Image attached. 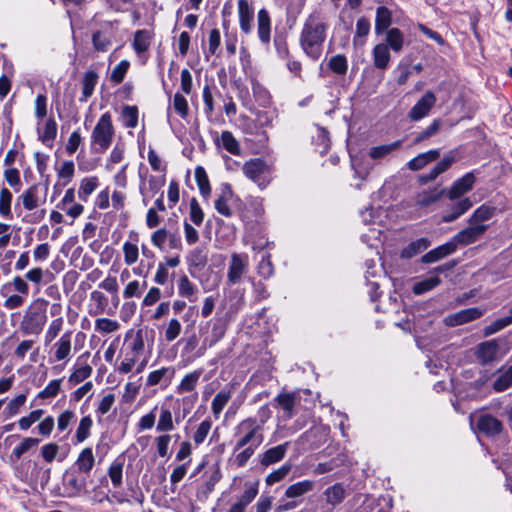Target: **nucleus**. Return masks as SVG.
<instances>
[{
  "instance_id": "63",
  "label": "nucleus",
  "mask_w": 512,
  "mask_h": 512,
  "mask_svg": "<svg viewBox=\"0 0 512 512\" xmlns=\"http://www.w3.org/2000/svg\"><path fill=\"white\" fill-rule=\"evenodd\" d=\"M122 472H123V463L119 461H114L109 469L108 475L111 479V482L114 487H120L122 484Z\"/></svg>"
},
{
  "instance_id": "33",
  "label": "nucleus",
  "mask_w": 512,
  "mask_h": 512,
  "mask_svg": "<svg viewBox=\"0 0 512 512\" xmlns=\"http://www.w3.org/2000/svg\"><path fill=\"white\" fill-rule=\"evenodd\" d=\"M175 424L173 414L168 407H161L156 430L160 433H167L174 430Z\"/></svg>"
},
{
  "instance_id": "53",
  "label": "nucleus",
  "mask_w": 512,
  "mask_h": 512,
  "mask_svg": "<svg viewBox=\"0 0 512 512\" xmlns=\"http://www.w3.org/2000/svg\"><path fill=\"white\" fill-rule=\"evenodd\" d=\"M63 324L64 320L62 317H58L50 322L44 336L45 344L51 343L59 335Z\"/></svg>"
},
{
  "instance_id": "60",
  "label": "nucleus",
  "mask_w": 512,
  "mask_h": 512,
  "mask_svg": "<svg viewBox=\"0 0 512 512\" xmlns=\"http://www.w3.org/2000/svg\"><path fill=\"white\" fill-rule=\"evenodd\" d=\"M130 63L128 60L120 61L112 70L110 80L115 84H120L129 69Z\"/></svg>"
},
{
  "instance_id": "15",
  "label": "nucleus",
  "mask_w": 512,
  "mask_h": 512,
  "mask_svg": "<svg viewBox=\"0 0 512 512\" xmlns=\"http://www.w3.org/2000/svg\"><path fill=\"white\" fill-rule=\"evenodd\" d=\"M54 357L56 361L68 360L72 351V332H65L54 344Z\"/></svg>"
},
{
  "instance_id": "6",
  "label": "nucleus",
  "mask_w": 512,
  "mask_h": 512,
  "mask_svg": "<svg viewBox=\"0 0 512 512\" xmlns=\"http://www.w3.org/2000/svg\"><path fill=\"white\" fill-rule=\"evenodd\" d=\"M436 102V95L432 91H426L425 94L409 110L408 118L411 121H420L429 115Z\"/></svg>"
},
{
  "instance_id": "52",
  "label": "nucleus",
  "mask_w": 512,
  "mask_h": 512,
  "mask_svg": "<svg viewBox=\"0 0 512 512\" xmlns=\"http://www.w3.org/2000/svg\"><path fill=\"white\" fill-rule=\"evenodd\" d=\"M512 385V365L503 371L494 381L493 388L497 392H503Z\"/></svg>"
},
{
  "instance_id": "16",
  "label": "nucleus",
  "mask_w": 512,
  "mask_h": 512,
  "mask_svg": "<svg viewBox=\"0 0 512 512\" xmlns=\"http://www.w3.org/2000/svg\"><path fill=\"white\" fill-rule=\"evenodd\" d=\"M456 250L455 248V242H452V240L446 242L443 245L438 246L435 249L430 250L428 253H426L421 261L423 263H434L438 260L452 254Z\"/></svg>"
},
{
  "instance_id": "23",
  "label": "nucleus",
  "mask_w": 512,
  "mask_h": 512,
  "mask_svg": "<svg viewBox=\"0 0 512 512\" xmlns=\"http://www.w3.org/2000/svg\"><path fill=\"white\" fill-rule=\"evenodd\" d=\"M151 40L152 34L150 31L145 29L137 30L134 33L132 47L138 55H141L149 49L151 45Z\"/></svg>"
},
{
  "instance_id": "13",
  "label": "nucleus",
  "mask_w": 512,
  "mask_h": 512,
  "mask_svg": "<svg viewBox=\"0 0 512 512\" xmlns=\"http://www.w3.org/2000/svg\"><path fill=\"white\" fill-rule=\"evenodd\" d=\"M499 345L496 340H489L480 343L476 349V356L483 365L494 362L497 359Z\"/></svg>"
},
{
  "instance_id": "48",
  "label": "nucleus",
  "mask_w": 512,
  "mask_h": 512,
  "mask_svg": "<svg viewBox=\"0 0 512 512\" xmlns=\"http://www.w3.org/2000/svg\"><path fill=\"white\" fill-rule=\"evenodd\" d=\"M217 143H221L222 147L231 154L238 155L240 152L239 143L230 131H223Z\"/></svg>"
},
{
  "instance_id": "28",
  "label": "nucleus",
  "mask_w": 512,
  "mask_h": 512,
  "mask_svg": "<svg viewBox=\"0 0 512 512\" xmlns=\"http://www.w3.org/2000/svg\"><path fill=\"white\" fill-rule=\"evenodd\" d=\"M202 375V370H195L188 374H186L179 385L176 387V392L178 394L192 392L195 390L199 379Z\"/></svg>"
},
{
  "instance_id": "62",
  "label": "nucleus",
  "mask_w": 512,
  "mask_h": 512,
  "mask_svg": "<svg viewBox=\"0 0 512 512\" xmlns=\"http://www.w3.org/2000/svg\"><path fill=\"white\" fill-rule=\"evenodd\" d=\"M172 107L181 118H186L189 113V106L186 98L180 93H176L173 98Z\"/></svg>"
},
{
  "instance_id": "17",
  "label": "nucleus",
  "mask_w": 512,
  "mask_h": 512,
  "mask_svg": "<svg viewBox=\"0 0 512 512\" xmlns=\"http://www.w3.org/2000/svg\"><path fill=\"white\" fill-rule=\"evenodd\" d=\"M114 35L110 29H102L93 33L92 44L96 51L106 52L112 46Z\"/></svg>"
},
{
  "instance_id": "14",
  "label": "nucleus",
  "mask_w": 512,
  "mask_h": 512,
  "mask_svg": "<svg viewBox=\"0 0 512 512\" xmlns=\"http://www.w3.org/2000/svg\"><path fill=\"white\" fill-rule=\"evenodd\" d=\"M475 180L476 177L473 172H468L460 179H457L448 192L449 199L454 200L469 192L473 188Z\"/></svg>"
},
{
  "instance_id": "59",
  "label": "nucleus",
  "mask_w": 512,
  "mask_h": 512,
  "mask_svg": "<svg viewBox=\"0 0 512 512\" xmlns=\"http://www.w3.org/2000/svg\"><path fill=\"white\" fill-rule=\"evenodd\" d=\"M329 68L336 74L344 75L347 72L348 64L344 55L338 54L333 56L329 61Z\"/></svg>"
},
{
  "instance_id": "51",
  "label": "nucleus",
  "mask_w": 512,
  "mask_h": 512,
  "mask_svg": "<svg viewBox=\"0 0 512 512\" xmlns=\"http://www.w3.org/2000/svg\"><path fill=\"white\" fill-rule=\"evenodd\" d=\"M441 280L438 276H432L422 281L416 282L413 286V292L416 295L426 293L440 284Z\"/></svg>"
},
{
  "instance_id": "42",
  "label": "nucleus",
  "mask_w": 512,
  "mask_h": 512,
  "mask_svg": "<svg viewBox=\"0 0 512 512\" xmlns=\"http://www.w3.org/2000/svg\"><path fill=\"white\" fill-rule=\"evenodd\" d=\"M98 187V179L97 177H86L81 180L80 187L78 190V197L87 201L88 197L95 191Z\"/></svg>"
},
{
  "instance_id": "45",
  "label": "nucleus",
  "mask_w": 512,
  "mask_h": 512,
  "mask_svg": "<svg viewBox=\"0 0 512 512\" xmlns=\"http://www.w3.org/2000/svg\"><path fill=\"white\" fill-rule=\"evenodd\" d=\"M90 299L94 303V310H90V315L103 314L108 306V299L103 292L94 290L90 293Z\"/></svg>"
},
{
  "instance_id": "32",
  "label": "nucleus",
  "mask_w": 512,
  "mask_h": 512,
  "mask_svg": "<svg viewBox=\"0 0 512 512\" xmlns=\"http://www.w3.org/2000/svg\"><path fill=\"white\" fill-rule=\"evenodd\" d=\"M429 246L430 241L427 238H419L415 241H412L409 245L403 248L400 255L402 258L409 259L423 252Z\"/></svg>"
},
{
  "instance_id": "8",
  "label": "nucleus",
  "mask_w": 512,
  "mask_h": 512,
  "mask_svg": "<svg viewBox=\"0 0 512 512\" xmlns=\"http://www.w3.org/2000/svg\"><path fill=\"white\" fill-rule=\"evenodd\" d=\"M261 105L264 110H258V125L268 126L276 117V109L272 107L271 96L269 92L258 87V106Z\"/></svg>"
},
{
  "instance_id": "12",
  "label": "nucleus",
  "mask_w": 512,
  "mask_h": 512,
  "mask_svg": "<svg viewBox=\"0 0 512 512\" xmlns=\"http://www.w3.org/2000/svg\"><path fill=\"white\" fill-rule=\"evenodd\" d=\"M476 428L480 433L486 436H496L503 430V425L500 420L490 414H482L479 416Z\"/></svg>"
},
{
  "instance_id": "25",
  "label": "nucleus",
  "mask_w": 512,
  "mask_h": 512,
  "mask_svg": "<svg viewBox=\"0 0 512 512\" xmlns=\"http://www.w3.org/2000/svg\"><path fill=\"white\" fill-rule=\"evenodd\" d=\"M288 445L289 443L286 442L284 444H280L268 449L261 459V464L264 466H269L281 461L287 452Z\"/></svg>"
},
{
  "instance_id": "2",
  "label": "nucleus",
  "mask_w": 512,
  "mask_h": 512,
  "mask_svg": "<svg viewBox=\"0 0 512 512\" xmlns=\"http://www.w3.org/2000/svg\"><path fill=\"white\" fill-rule=\"evenodd\" d=\"M48 190V182L45 183L44 191L42 192L39 184H33L24 190L18 197L17 203L18 206L20 203L26 211H35L31 215H29V219L27 222L36 224L41 222L45 215L46 210L40 209L37 210L41 205L46 202V195Z\"/></svg>"
},
{
  "instance_id": "58",
  "label": "nucleus",
  "mask_w": 512,
  "mask_h": 512,
  "mask_svg": "<svg viewBox=\"0 0 512 512\" xmlns=\"http://www.w3.org/2000/svg\"><path fill=\"white\" fill-rule=\"evenodd\" d=\"M441 126H442L441 120L434 119L432 121V123L427 128H425L423 131H421L420 133H418L415 136L414 143L418 144V143L424 141L425 139H428V138L434 136L436 133H438Z\"/></svg>"
},
{
  "instance_id": "56",
  "label": "nucleus",
  "mask_w": 512,
  "mask_h": 512,
  "mask_svg": "<svg viewBox=\"0 0 512 512\" xmlns=\"http://www.w3.org/2000/svg\"><path fill=\"white\" fill-rule=\"evenodd\" d=\"M211 427L212 421L210 419H205L199 424V426L197 427L196 431L193 434V441L195 445L198 446L205 441L211 430Z\"/></svg>"
},
{
  "instance_id": "34",
  "label": "nucleus",
  "mask_w": 512,
  "mask_h": 512,
  "mask_svg": "<svg viewBox=\"0 0 512 512\" xmlns=\"http://www.w3.org/2000/svg\"><path fill=\"white\" fill-rule=\"evenodd\" d=\"M174 376V369L171 367H162L158 370L152 371L147 376L146 385L155 386L161 383L163 380L169 382Z\"/></svg>"
},
{
  "instance_id": "61",
  "label": "nucleus",
  "mask_w": 512,
  "mask_h": 512,
  "mask_svg": "<svg viewBox=\"0 0 512 512\" xmlns=\"http://www.w3.org/2000/svg\"><path fill=\"white\" fill-rule=\"evenodd\" d=\"M124 262L127 265H133L137 262L139 256V248L136 244L125 242L123 244Z\"/></svg>"
},
{
  "instance_id": "19",
  "label": "nucleus",
  "mask_w": 512,
  "mask_h": 512,
  "mask_svg": "<svg viewBox=\"0 0 512 512\" xmlns=\"http://www.w3.org/2000/svg\"><path fill=\"white\" fill-rule=\"evenodd\" d=\"M65 485L69 491L68 497H76L87 492V480L84 476L71 474Z\"/></svg>"
},
{
  "instance_id": "29",
  "label": "nucleus",
  "mask_w": 512,
  "mask_h": 512,
  "mask_svg": "<svg viewBox=\"0 0 512 512\" xmlns=\"http://www.w3.org/2000/svg\"><path fill=\"white\" fill-rule=\"evenodd\" d=\"M97 81L98 74L95 71L88 70L85 72L82 79V96L79 99L80 102H86L93 94Z\"/></svg>"
},
{
  "instance_id": "47",
  "label": "nucleus",
  "mask_w": 512,
  "mask_h": 512,
  "mask_svg": "<svg viewBox=\"0 0 512 512\" xmlns=\"http://www.w3.org/2000/svg\"><path fill=\"white\" fill-rule=\"evenodd\" d=\"M13 195L8 188L3 187L0 190V215L4 218H12L11 204Z\"/></svg>"
},
{
  "instance_id": "18",
  "label": "nucleus",
  "mask_w": 512,
  "mask_h": 512,
  "mask_svg": "<svg viewBox=\"0 0 512 512\" xmlns=\"http://www.w3.org/2000/svg\"><path fill=\"white\" fill-rule=\"evenodd\" d=\"M325 501L332 509L341 504L346 497V490L342 484L336 483L324 491Z\"/></svg>"
},
{
  "instance_id": "4",
  "label": "nucleus",
  "mask_w": 512,
  "mask_h": 512,
  "mask_svg": "<svg viewBox=\"0 0 512 512\" xmlns=\"http://www.w3.org/2000/svg\"><path fill=\"white\" fill-rule=\"evenodd\" d=\"M249 267V257L245 253H233L227 272V282L235 285L241 282Z\"/></svg>"
},
{
  "instance_id": "27",
  "label": "nucleus",
  "mask_w": 512,
  "mask_h": 512,
  "mask_svg": "<svg viewBox=\"0 0 512 512\" xmlns=\"http://www.w3.org/2000/svg\"><path fill=\"white\" fill-rule=\"evenodd\" d=\"M496 208L487 204L479 206L469 217L468 223L476 225H486L485 222L490 220L495 214Z\"/></svg>"
},
{
  "instance_id": "20",
  "label": "nucleus",
  "mask_w": 512,
  "mask_h": 512,
  "mask_svg": "<svg viewBox=\"0 0 512 512\" xmlns=\"http://www.w3.org/2000/svg\"><path fill=\"white\" fill-rule=\"evenodd\" d=\"M439 156L440 152L438 149L429 150L411 159L407 163V167L412 171H418L422 169L424 166H426L428 163L436 160Z\"/></svg>"
},
{
  "instance_id": "39",
  "label": "nucleus",
  "mask_w": 512,
  "mask_h": 512,
  "mask_svg": "<svg viewBox=\"0 0 512 512\" xmlns=\"http://www.w3.org/2000/svg\"><path fill=\"white\" fill-rule=\"evenodd\" d=\"M197 291L196 286L189 280L187 275H182L178 283V293L180 296L187 298L193 302L196 300L195 293Z\"/></svg>"
},
{
  "instance_id": "24",
  "label": "nucleus",
  "mask_w": 512,
  "mask_h": 512,
  "mask_svg": "<svg viewBox=\"0 0 512 512\" xmlns=\"http://www.w3.org/2000/svg\"><path fill=\"white\" fill-rule=\"evenodd\" d=\"M80 473L88 474L94 467L95 457L90 447L84 448L78 455L75 462Z\"/></svg>"
},
{
  "instance_id": "10",
  "label": "nucleus",
  "mask_w": 512,
  "mask_h": 512,
  "mask_svg": "<svg viewBox=\"0 0 512 512\" xmlns=\"http://www.w3.org/2000/svg\"><path fill=\"white\" fill-rule=\"evenodd\" d=\"M484 312L485 309H480L478 307L463 309L445 317L444 323L449 327L462 325L470 321L479 319L484 314Z\"/></svg>"
},
{
  "instance_id": "43",
  "label": "nucleus",
  "mask_w": 512,
  "mask_h": 512,
  "mask_svg": "<svg viewBox=\"0 0 512 512\" xmlns=\"http://www.w3.org/2000/svg\"><path fill=\"white\" fill-rule=\"evenodd\" d=\"M120 323L109 318H98L95 320L94 329L100 334H110L118 331Z\"/></svg>"
},
{
  "instance_id": "54",
  "label": "nucleus",
  "mask_w": 512,
  "mask_h": 512,
  "mask_svg": "<svg viewBox=\"0 0 512 512\" xmlns=\"http://www.w3.org/2000/svg\"><path fill=\"white\" fill-rule=\"evenodd\" d=\"M511 324H512V314L507 317L497 319L496 321H494L491 324H489L488 326H486L483 329V334L486 337L493 335Z\"/></svg>"
},
{
  "instance_id": "31",
  "label": "nucleus",
  "mask_w": 512,
  "mask_h": 512,
  "mask_svg": "<svg viewBox=\"0 0 512 512\" xmlns=\"http://www.w3.org/2000/svg\"><path fill=\"white\" fill-rule=\"evenodd\" d=\"M402 145L401 140H397L395 142L389 143V144H382L378 146H374L369 150V156L373 160H379L383 159L389 154H391L393 151L399 149Z\"/></svg>"
},
{
  "instance_id": "7",
  "label": "nucleus",
  "mask_w": 512,
  "mask_h": 512,
  "mask_svg": "<svg viewBox=\"0 0 512 512\" xmlns=\"http://www.w3.org/2000/svg\"><path fill=\"white\" fill-rule=\"evenodd\" d=\"M488 225H476L469 223V226L459 231L452 239L455 242V248L457 245H469L479 240L484 233L487 231Z\"/></svg>"
},
{
  "instance_id": "57",
  "label": "nucleus",
  "mask_w": 512,
  "mask_h": 512,
  "mask_svg": "<svg viewBox=\"0 0 512 512\" xmlns=\"http://www.w3.org/2000/svg\"><path fill=\"white\" fill-rule=\"evenodd\" d=\"M231 195L229 187L226 185L222 195L215 201V209L218 213L225 217H229L232 211L227 203L228 197Z\"/></svg>"
},
{
  "instance_id": "3",
  "label": "nucleus",
  "mask_w": 512,
  "mask_h": 512,
  "mask_svg": "<svg viewBox=\"0 0 512 512\" xmlns=\"http://www.w3.org/2000/svg\"><path fill=\"white\" fill-rule=\"evenodd\" d=\"M115 129L109 112L100 116L90 136V148L93 153H104L112 144Z\"/></svg>"
},
{
  "instance_id": "11",
  "label": "nucleus",
  "mask_w": 512,
  "mask_h": 512,
  "mask_svg": "<svg viewBox=\"0 0 512 512\" xmlns=\"http://www.w3.org/2000/svg\"><path fill=\"white\" fill-rule=\"evenodd\" d=\"M256 432V428H251L248 433L243 436L239 441L237 442V445L235 447V456H234V462L237 464V466L242 467L244 466L248 459L254 454V449L252 447H247L243 449L242 451H239L244 446H246L251 439L254 437Z\"/></svg>"
},
{
  "instance_id": "44",
  "label": "nucleus",
  "mask_w": 512,
  "mask_h": 512,
  "mask_svg": "<svg viewBox=\"0 0 512 512\" xmlns=\"http://www.w3.org/2000/svg\"><path fill=\"white\" fill-rule=\"evenodd\" d=\"M444 190L438 191L437 189L423 191L416 197V204L420 207H428L437 202L443 195Z\"/></svg>"
},
{
  "instance_id": "40",
  "label": "nucleus",
  "mask_w": 512,
  "mask_h": 512,
  "mask_svg": "<svg viewBox=\"0 0 512 512\" xmlns=\"http://www.w3.org/2000/svg\"><path fill=\"white\" fill-rule=\"evenodd\" d=\"M92 426L93 420L90 415L84 416L80 419L75 433V440L77 443H82L90 437Z\"/></svg>"
},
{
  "instance_id": "64",
  "label": "nucleus",
  "mask_w": 512,
  "mask_h": 512,
  "mask_svg": "<svg viewBox=\"0 0 512 512\" xmlns=\"http://www.w3.org/2000/svg\"><path fill=\"white\" fill-rule=\"evenodd\" d=\"M62 379H55L49 382V384L38 393L37 397L41 399L53 398L58 395L61 389Z\"/></svg>"
},
{
  "instance_id": "26",
  "label": "nucleus",
  "mask_w": 512,
  "mask_h": 512,
  "mask_svg": "<svg viewBox=\"0 0 512 512\" xmlns=\"http://www.w3.org/2000/svg\"><path fill=\"white\" fill-rule=\"evenodd\" d=\"M57 136V123L54 118L50 117L45 121L43 130L38 129V139L48 147L52 146V142Z\"/></svg>"
},
{
  "instance_id": "55",
  "label": "nucleus",
  "mask_w": 512,
  "mask_h": 512,
  "mask_svg": "<svg viewBox=\"0 0 512 512\" xmlns=\"http://www.w3.org/2000/svg\"><path fill=\"white\" fill-rule=\"evenodd\" d=\"M122 118L125 127L135 128L138 124V109L136 106H125L122 110Z\"/></svg>"
},
{
  "instance_id": "21",
  "label": "nucleus",
  "mask_w": 512,
  "mask_h": 512,
  "mask_svg": "<svg viewBox=\"0 0 512 512\" xmlns=\"http://www.w3.org/2000/svg\"><path fill=\"white\" fill-rule=\"evenodd\" d=\"M373 63L377 69L385 70L390 63L389 48L384 43L377 44L372 51Z\"/></svg>"
},
{
  "instance_id": "38",
  "label": "nucleus",
  "mask_w": 512,
  "mask_h": 512,
  "mask_svg": "<svg viewBox=\"0 0 512 512\" xmlns=\"http://www.w3.org/2000/svg\"><path fill=\"white\" fill-rule=\"evenodd\" d=\"M388 48L394 52H400L404 44V37L398 28L388 29L386 32V43Z\"/></svg>"
},
{
  "instance_id": "46",
  "label": "nucleus",
  "mask_w": 512,
  "mask_h": 512,
  "mask_svg": "<svg viewBox=\"0 0 512 512\" xmlns=\"http://www.w3.org/2000/svg\"><path fill=\"white\" fill-rule=\"evenodd\" d=\"M231 398V393L229 391H220L215 395L211 403V409L214 417L216 419L219 418L222 410L227 405Z\"/></svg>"
},
{
  "instance_id": "35",
  "label": "nucleus",
  "mask_w": 512,
  "mask_h": 512,
  "mask_svg": "<svg viewBox=\"0 0 512 512\" xmlns=\"http://www.w3.org/2000/svg\"><path fill=\"white\" fill-rule=\"evenodd\" d=\"M313 488L314 482L312 480H303L290 485L285 491V496L287 498H297L312 491Z\"/></svg>"
},
{
  "instance_id": "30",
  "label": "nucleus",
  "mask_w": 512,
  "mask_h": 512,
  "mask_svg": "<svg viewBox=\"0 0 512 512\" xmlns=\"http://www.w3.org/2000/svg\"><path fill=\"white\" fill-rule=\"evenodd\" d=\"M391 22H392L391 11L385 6L378 7L376 10V18H375V32L377 34L383 33L391 25Z\"/></svg>"
},
{
  "instance_id": "49",
  "label": "nucleus",
  "mask_w": 512,
  "mask_h": 512,
  "mask_svg": "<svg viewBox=\"0 0 512 512\" xmlns=\"http://www.w3.org/2000/svg\"><path fill=\"white\" fill-rule=\"evenodd\" d=\"M195 179L201 195L206 198L211 192V187L209 184L207 173L202 166L196 167Z\"/></svg>"
},
{
  "instance_id": "41",
  "label": "nucleus",
  "mask_w": 512,
  "mask_h": 512,
  "mask_svg": "<svg viewBox=\"0 0 512 512\" xmlns=\"http://www.w3.org/2000/svg\"><path fill=\"white\" fill-rule=\"evenodd\" d=\"M256 497V488L247 489L240 498L231 506L228 512H245L246 507Z\"/></svg>"
},
{
  "instance_id": "22",
  "label": "nucleus",
  "mask_w": 512,
  "mask_h": 512,
  "mask_svg": "<svg viewBox=\"0 0 512 512\" xmlns=\"http://www.w3.org/2000/svg\"><path fill=\"white\" fill-rule=\"evenodd\" d=\"M473 203L470 200V198L466 197L455 203L451 207V211L449 213H446L442 217V221L445 223H450L458 219L461 215H463L465 212H467L471 207Z\"/></svg>"
},
{
  "instance_id": "1",
  "label": "nucleus",
  "mask_w": 512,
  "mask_h": 512,
  "mask_svg": "<svg viewBox=\"0 0 512 512\" xmlns=\"http://www.w3.org/2000/svg\"><path fill=\"white\" fill-rule=\"evenodd\" d=\"M326 30L327 25L317 13L309 15L303 25L300 45L303 52L312 60H318L322 55Z\"/></svg>"
},
{
  "instance_id": "5",
  "label": "nucleus",
  "mask_w": 512,
  "mask_h": 512,
  "mask_svg": "<svg viewBox=\"0 0 512 512\" xmlns=\"http://www.w3.org/2000/svg\"><path fill=\"white\" fill-rule=\"evenodd\" d=\"M46 322V315L42 311L28 309L21 322L20 329L25 335H38Z\"/></svg>"
},
{
  "instance_id": "37",
  "label": "nucleus",
  "mask_w": 512,
  "mask_h": 512,
  "mask_svg": "<svg viewBox=\"0 0 512 512\" xmlns=\"http://www.w3.org/2000/svg\"><path fill=\"white\" fill-rule=\"evenodd\" d=\"M92 372H93V369L89 364H87V363L81 364L78 362L74 366V370L70 374L68 381H69V383H71L73 385L79 384V383L83 382L85 379L89 378L91 376Z\"/></svg>"
},
{
  "instance_id": "9",
  "label": "nucleus",
  "mask_w": 512,
  "mask_h": 512,
  "mask_svg": "<svg viewBox=\"0 0 512 512\" xmlns=\"http://www.w3.org/2000/svg\"><path fill=\"white\" fill-rule=\"evenodd\" d=\"M237 4L240 29L249 34L254 26V0H238Z\"/></svg>"
},
{
  "instance_id": "50",
  "label": "nucleus",
  "mask_w": 512,
  "mask_h": 512,
  "mask_svg": "<svg viewBox=\"0 0 512 512\" xmlns=\"http://www.w3.org/2000/svg\"><path fill=\"white\" fill-rule=\"evenodd\" d=\"M147 287V282L138 280L130 281L123 290V297L126 299L140 297Z\"/></svg>"
},
{
  "instance_id": "36",
  "label": "nucleus",
  "mask_w": 512,
  "mask_h": 512,
  "mask_svg": "<svg viewBox=\"0 0 512 512\" xmlns=\"http://www.w3.org/2000/svg\"><path fill=\"white\" fill-rule=\"evenodd\" d=\"M271 22L268 12L264 9L258 11V35L262 42L268 43L270 40Z\"/></svg>"
}]
</instances>
